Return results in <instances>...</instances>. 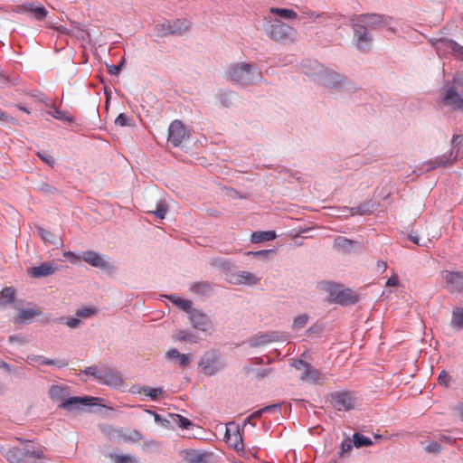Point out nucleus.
Returning <instances> with one entry per match:
<instances>
[{
	"mask_svg": "<svg viewBox=\"0 0 463 463\" xmlns=\"http://www.w3.org/2000/svg\"><path fill=\"white\" fill-rule=\"evenodd\" d=\"M354 30V39L357 49L368 52L372 46V37L368 28H375L384 23L383 17L376 14L354 15L350 19Z\"/></svg>",
	"mask_w": 463,
	"mask_h": 463,
	"instance_id": "1",
	"label": "nucleus"
},
{
	"mask_svg": "<svg viewBox=\"0 0 463 463\" xmlns=\"http://www.w3.org/2000/svg\"><path fill=\"white\" fill-rule=\"evenodd\" d=\"M67 389L60 385H52L49 390L50 398L53 402H61L60 407L67 411L79 410L81 406L95 405L99 400L95 397H69L67 398Z\"/></svg>",
	"mask_w": 463,
	"mask_h": 463,
	"instance_id": "2",
	"label": "nucleus"
},
{
	"mask_svg": "<svg viewBox=\"0 0 463 463\" xmlns=\"http://www.w3.org/2000/svg\"><path fill=\"white\" fill-rule=\"evenodd\" d=\"M225 75L227 80L241 85H251L261 78V73L256 67L245 62L230 65Z\"/></svg>",
	"mask_w": 463,
	"mask_h": 463,
	"instance_id": "3",
	"label": "nucleus"
},
{
	"mask_svg": "<svg viewBox=\"0 0 463 463\" xmlns=\"http://www.w3.org/2000/svg\"><path fill=\"white\" fill-rule=\"evenodd\" d=\"M298 36V31L280 20H275L270 25L269 37L279 43H294Z\"/></svg>",
	"mask_w": 463,
	"mask_h": 463,
	"instance_id": "4",
	"label": "nucleus"
},
{
	"mask_svg": "<svg viewBox=\"0 0 463 463\" xmlns=\"http://www.w3.org/2000/svg\"><path fill=\"white\" fill-rule=\"evenodd\" d=\"M192 23L188 19H175L173 21H165L157 24L156 30L160 37L167 35L181 36L191 28Z\"/></svg>",
	"mask_w": 463,
	"mask_h": 463,
	"instance_id": "5",
	"label": "nucleus"
},
{
	"mask_svg": "<svg viewBox=\"0 0 463 463\" xmlns=\"http://www.w3.org/2000/svg\"><path fill=\"white\" fill-rule=\"evenodd\" d=\"M440 103L453 110L463 111V93L455 88L453 81L444 88L440 96Z\"/></svg>",
	"mask_w": 463,
	"mask_h": 463,
	"instance_id": "6",
	"label": "nucleus"
},
{
	"mask_svg": "<svg viewBox=\"0 0 463 463\" xmlns=\"http://www.w3.org/2000/svg\"><path fill=\"white\" fill-rule=\"evenodd\" d=\"M292 366L301 372V380L309 383H323L325 375L304 360H295Z\"/></svg>",
	"mask_w": 463,
	"mask_h": 463,
	"instance_id": "7",
	"label": "nucleus"
},
{
	"mask_svg": "<svg viewBox=\"0 0 463 463\" xmlns=\"http://www.w3.org/2000/svg\"><path fill=\"white\" fill-rule=\"evenodd\" d=\"M330 402L336 411H348L354 409L356 397L352 392H337L331 395Z\"/></svg>",
	"mask_w": 463,
	"mask_h": 463,
	"instance_id": "8",
	"label": "nucleus"
},
{
	"mask_svg": "<svg viewBox=\"0 0 463 463\" xmlns=\"http://www.w3.org/2000/svg\"><path fill=\"white\" fill-rule=\"evenodd\" d=\"M441 277L449 292L463 293V272L444 270Z\"/></svg>",
	"mask_w": 463,
	"mask_h": 463,
	"instance_id": "9",
	"label": "nucleus"
},
{
	"mask_svg": "<svg viewBox=\"0 0 463 463\" xmlns=\"http://www.w3.org/2000/svg\"><path fill=\"white\" fill-rule=\"evenodd\" d=\"M224 437L225 441L235 450L241 451L244 449L242 434L239 425H236L233 422L228 423Z\"/></svg>",
	"mask_w": 463,
	"mask_h": 463,
	"instance_id": "10",
	"label": "nucleus"
},
{
	"mask_svg": "<svg viewBox=\"0 0 463 463\" xmlns=\"http://www.w3.org/2000/svg\"><path fill=\"white\" fill-rule=\"evenodd\" d=\"M188 137L184 125L180 120H174L169 126L168 141L174 146H179Z\"/></svg>",
	"mask_w": 463,
	"mask_h": 463,
	"instance_id": "11",
	"label": "nucleus"
},
{
	"mask_svg": "<svg viewBox=\"0 0 463 463\" xmlns=\"http://www.w3.org/2000/svg\"><path fill=\"white\" fill-rule=\"evenodd\" d=\"M199 366L202 367L206 375H213L222 367L213 352L205 353L199 363Z\"/></svg>",
	"mask_w": 463,
	"mask_h": 463,
	"instance_id": "12",
	"label": "nucleus"
},
{
	"mask_svg": "<svg viewBox=\"0 0 463 463\" xmlns=\"http://www.w3.org/2000/svg\"><path fill=\"white\" fill-rule=\"evenodd\" d=\"M99 382L109 386L118 387L122 384V377L118 371L102 368L99 373Z\"/></svg>",
	"mask_w": 463,
	"mask_h": 463,
	"instance_id": "13",
	"label": "nucleus"
},
{
	"mask_svg": "<svg viewBox=\"0 0 463 463\" xmlns=\"http://www.w3.org/2000/svg\"><path fill=\"white\" fill-rule=\"evenodd\" d=\"M190 320L194 328L202 331L213 330V323L210 318L198 310H192L190 315Z\"/></svg>",
	"mask_w": 463,
	"mask_h": 463,
	"instance_id": "14",
	"label": "nucleus"
},
{
	"mask_svg": "<svg viewBox=\"0 0 463 463\" xmlns=\"http://www.w3.org/2000/svg\"><path fill=\"white\" fill-rule=\"evenodd\" d=\"M81 260L95 268L102 269H108L111 268L110 264L106 261L100 254L92 250L82 252Z\"/></svg>",
	"mask_w": 463,
	"mask_h": 463,
	"instance_id": "15",
	"label": "nucleus"
},
{
	"mask_svg": "<svg viewBox=\"0 0 463 463\" xmlns=\"http://www.w3.org/2000/svg\"><path fill=\"white\" fill-rule=\"evenodd\" d=\"M332 300L341 305L354 304L356 296L351 289H335L330 293Z\"/></svg>",
	"mask_w": 463,
	"mask_h": 463,
	"instance_id": "16",
	"label": "nucleus"
},
{
	"mask_svg": "<svg viewBox=\"0 0 463 463\" xmlns=\"http://www.w3.org/2000/svg\"><path fill=\"white\" fill-rule=\"evenodd\" d=\"M17 13H31L35 20L42 21L48 15V11L43 6H35L29 3L16 7Z\"/></svg>",
	"mask_w": 463,
	"mask_h": 463,
	"instance_id": "17",
	"label": "nucleus"
},
{
	"mask_svg": "<svg viewBox=\"0 0 463 463\" xmlns=\"http://www.w3.org/2000/svg\"><path fill=\"white\" fill-rule=\"evenodd\" d=\"M231 281L235 285L253 286L258 284L260 281V279L249 271H240L232 276Z\"/></svg>",
	"mask_w": 463,
	"mask_h": 463,
	"instance_id": "18",
	"label": "nucleus"
},
{
	"mask_svg": "<svg viewBox=\"0 0 463 463\" xmlns=\"http://www.w3.org/2000/svg\"><path fill=\"white\" fill-rule=\"evenodd\" d=\"M4 456L10 463H30L24 458V448H9L4 452Z\"/></svg>",
	"mask_w": 463,
	"mask_h": 463,
	"instance_id": "19",
	"label": "nucleus"
},
{
	"mask_svg": "<svg viewBox=\"0 0 463 463\" xmlns=\"http://www.w3.org/2000/svg\"><path fill=\"white\" fill-rule=\"evenodd\" d=\"M55 271V268L50 262H44L37 267H33L30 269V275L34 278L44 277L52 274Z\"/></svg>",
	"mask_w": 463,
	"mask_h": 463,
	"instance_id": "20",
	"label": "nucleus"
},
{
	"mask_svg": "<svg viewBox=\"0 0 463 463\" xmlns=\"http://www.w3.org/2000/svg\"><path fill=\"white\" fill-rule=\"evenodd\" d=\"M166 357L171 360H177L181 367H185L191 363L189 354H180L179 351L175 348L167 351Z\"/></svg>",
	"mask_w": 463,
	"mask_h": 463,
	"instance_id": "21",
	"label": "nucleus"
},
{
	"mask_svg": "<svg viewBox=\"0 0 463 463\" xmlns=\"http://www.w3.org/2000/svg\"><path fill=\"white\" fill-rule=\"evenodd\" d=\"M24 458L30 463H34L35 459L43 458V450L33 447L31 444L26 443L24 447Z\"/></svg>",
	"mask_w": 463,
	"mask_h": 463,
	"instance_id": "22",
	"label": "nucleus"
},
{
	"mask_svg": "<svg viewBox=\"0 0 463 463\" xmlns=\"http://www.w3.org/2000/svg\"><path fill=\"white\" fill-rule=\"evenodd\" d=\"M277 237L276 232L273 231L268 232H256L250 236V241L252 243H260L262 241H272Z\"/></svg>",
	"mask_w": 463,
	"mask_h": 463,
	"instance_id": "23",
	"label": "nucleus"
},
{
	"mask_svg": "<svg viewBox=\"0 0 463 463\" xmlns=\"http://www.w3.org/2000/svg\"><path fill=\"white\" fill-rule=\"evenodd\" d=\"M191 291L194 294L208 296L213 291V287L208 282H197L192 285Z\"/></svg>",
	"mask_w": 463,
	"mask_h": 463,
	"instance_id": "24",
	"label": "nucleus"
},
{
	"mask_svg": "<svg viewBox=\"0 0 463 463\" xmlns=\"http://www.w3.org/2000/svg\"><path fill=\"white\" fill-rule=\"evenodd\" d=\"M451 326L457 330H463V308L456 307L452 311Z\"/></svg>",
	"mask_w": 463,
	"mask_h": 463,
	"instance_id": "25",
	"label": "nucleus"
},
{
	"mask_svg": "<svg viewBox=\"0 0 463 463\" xmlns=\"http://www.w3.org/2000/svg\"><path fill=\"white\" fill-rule=\"evenodd\" d=\"M49 114L58 120L69 123H71L73 121V118L70 115L69 112L61 110L60 108L57 107H52V110L49 111Z\"/></svg>",
	"mask_w": 463,
	"mask_h": 463,
	"instance_id": "26",
	"label": "nucleus"
},
{
	"mask_svg": "<svg viewBox=\"0 0 463 463\" xmlns=\"http://www.w3.org/2000/svg\"><path fill=\"white\" fill-rule=\"evenodd\" d=\"M269 12L286 19H296L298 17L295 11L287 8L271 7Z\"/></svg>",
	"mask_w": 463,
	"mask_h": 463,
	"instance_id": "27",
	"label": "nucleus"
},
{
	"mask_svg": "<svg viewBox=\"0 0 463 463\" xmlns=\"http://www.w3.org/2000/svg\"><path fill=\"white\" fill-rule=\"evenodd\" d=\"M334 247L338 250L348 251L352 249V241L345 237L338 236L334 241Z\"/></svg>",
	"mask_w": 463,
	"mask_h": 463,
	"instance_id": "28",
	"label": "nucleus"
},
{
	"mask_svg": "<svg viewBox=\"0 0 463 463\" xmlns=\"http://www.w3.org/2000/svg\"><path fill=\"white\" fill-rule=\"evenodd\" d=\"M321 80L325 86L334 87L339 81V75L333 71H326Z\"/></svg>",
	"mask_w": 463,
	"mask_h": 463,
	"instance_id": "29",
	"label": "nucleus"
},
{
	"mask_svg": "<svg viewBox=\"0 0 463 463\" xmlns=\"http://www.w3.org/2000/svg\"><path fill=\"white\" fill-rule=\"evenodd\" d=\"M169 299L172 300L173 303H175L178 307L183 309L184 311L189 313L191 315V311L194 310L192 308V302L187 299H183L180 298H177L175 296H171Z\"/></svg>",
	"mask_w": 463,
	"mask_h": 463,
	"instance_id": "30",
	"label": "nucleus"
},
{
	"mask_svg": "<svg viewBox=\"0 0 463 463\" xmlns=\"http://www.w3.org/2000/svg\"><path fill=\"white\" fill-rule=\"evenodd\" d=\"M162 392H163L162 388H152L149 386L142 387L140 389V391L138 392V393H142V394L151 398L152 400H156L158 398V396H160L162 394Z\"/></svg>",
	"mask_w": 463,
	"mask_h": 463,
	"instance_id": "31",
	"label": "nucleus"
},
{
	"mask_svg": "<svg viewBox=\"0 0 463 463\" xmlns=\"http://www.w3.org/2000/svg\"><path fill=\"white\" fill-rule=\"evenodd\" d=\"M170 418L172 419V421L177 424L182 429H189L193 423L190 420L187 418L179 415V414H170Z\"/></svg>",
	"mask_w": 463,
	"mask_h": 463,
	"instance_id": "32",
	"label": "nucleus"
},
{
	"mask_svg": "<svg viewBox=\"0 0 463 463\" xmlns=\"http://www.w3.org/2000/svg\"><path fill=\"white\" fill-rule=\"evenodd\" d=\"M353 439H354V445L356 448L368 447L373 444L372 440L369 438H367L358 432H355L353 435Z\"/></svg>",
	"mask_w": 463,
	"mask_h": 463,
	"instance_id": "33",
	"label": "nucleus"
},
{
	"mask_svg": "<svg viewBox=\"0 0 463 463\" xmlns=\"http://www.w3.org/2000/svg\"><path fill=\"white\" fill-rule=\"evenodd\" d=\"M436 45V49L437 50H439L441 46H446V47H449L450 48L452 51L454 52H457L458 50H462L463 51V48L460 47L456 42L452 41V40H438L435 43Z\"/></svg>",
	"mask_w": 463,
	"mask_h": 463,
	"instance_id": "34",
	"label": "nucleus"
},
{
	"mask_svg": "<svg viewBox=\"0 0 463 463\" xmlns=\"http://www.w3.org/2000/svg\"><path fill=\"white\" fill-rule=\"evenodd\" d=\"M119 437L122 439V440L124 441H132V442H137V441H139L141 439V434L137 431V430H133V431H129V432H122Z\"/></svg>",
	"mask_w": 463,
	"mask_h": 463,
	"instance_id": "35",
	"label": "nucleus"
},
{
	"mask_svg": "<svg viewBox=\"0 0 463 463\" xmlns=\"http://www.w3.org/2000/svg\"><path fill=\"white\" fill-rule=\"evenodd\" d=\"M0 297L5 299V303L11 304L14 300V291L11 288H5L1 290Z\"/></svg>",
	"mask_w": 463,
	"mask_h": 463,
	"instance_id": "36",
	"label": "nucleus"
},
{
	"mask_svg": "<svg viewBox=\"0 0 463 463\" xmlns=\"http://www.w3.org/2000/svg\"><path fill=\"white\" fill-rule=\"evenodd\" d=\"M279 407V404H272V405L265 406L264 408L251 413L250 417L252 420H256V419L260 418L263 412H271L274 410H278Z\"/></svg>",
	"mask_w": 463,
	"mask_h": 463,
	"instance_id": "37",
	"label": "nucleus"
},
{
	"mask_svg": "<svg viewBox=\"0 0 463 463\" xmlns=\"http://www.w3.org/2000/svg\"><path fill=\"white\" fill-rule=\"evenodd\" d=\"M28 360H30L32 363H37L43 365H52L55 364L54 360L47 359L41 355H32L28 356Z\"/></svg>",
	"mask_w": 463,
	"mask_h": 463,
	"instance_id": "38",
	"label": "nucleus"
},
{
	"mask_svg": "<svg viewBox=\"0 0 463 463\" xmlns=\"http://www.w3.org/2000/svg\"><path fill=\"white\" fill-rule=\"evenodd\" d=\"M167 212V205L165 202H161L156 204V209L155 211H151L156 217L159 219H164L165 217Z\"/></svg>",
	"mask_w": 463,
	"mask_h": 463,
	"instance_id": "39",
	"label": "nucleus"
},
{
	"mask_svg": "<svg viewBox=\"0 0 463 463\" xmlns=\"http://www.w3.org/2000/svg\"><path fill=\"white\" fill-rule=\"evenodd\" d=\"M308 321V317L305 314L298 316L293 322L294 329H301L303 328Z\"/></svg>",
	"mask_w": 463,
	"mask_h": 463,
	"instance_id": "40",
	"label": "nucleus"
},
{
	"mask_svg": "<svg viewBox=\"0 0 463 463\" xmlns=\"http://www.w3.org/2000/svg\"><path fill=\"white\" fill-rule=\"evenodd\" d=\"M354 445V439H345L343 440L341 444V451L340 456H344L347 454L353 448Z\"/></svg>",
	"mask_w": 463,
	"mask_h": 463,
	"instance_id": "41",
	"label": "nucleus"
},
{
	"mask_svg": "<svg viewBox=\"0 0 463 463\" xmlns=\"http://www.w3.org/2000/svg\"><path fill=\"white\" fill-rule=\"evenodd\" d=\"M38 232H39V234H40L41 238L44 241H48L50 243H54V241H53L54 240V235L51 232L46 231L43 228H39Z\"/></svg>",
	"mask_w": 463,
	"mask_h": 463,
	"instance_id": "42",
	"label": "nucleus"
},
{
	"mask_svg": "<svg viewBox=\"0 0 463 463\" xmlns=\"http://www.w3.org/2000/svg\"><path fill=\"white\" fill-rule=\"evenodd\" d=\"M36 315H39V313L36 310H33V309L22 310L19 313V319L29 320V319H32L33 317H34Z\"/></svg>",
	"mask_w": 463,
	"mask_h": 463,
	"instance_id": "43",
	"label": "nucleus"
},
{
	"mask_svg": "<svg viewBox=\"0 0 463 463\" xmlns=\"http://www.w3.org/2000/svg\"><path fill=\"white\" fill-rule=\"evenodd\" d=\"M440 445L437 441H430L424 447V450L429 453H438L440 451Z\"/></svg>",
	"mask_w": 463,
	"mask_h": 463,
	"instance_id": "44",
	"label": "nucleus"
},
{
	"mask_svg": "<svg viewBox=\"0 0 463 463\" xmlns=\"http://www.w3.org/2000/svg\"><path fill=\"white\" fill-rule=\"evenodd\" d=\"M176 339L184 342H196V338L188 333L179 331L176 335Z\"/></svg>",
	"mask_w": 463,
	"mask_h": 463,
	"instance_id": "45",
	"label": "nucleus"
},
{
	"mask_svg": "<svg viewBox=\"0 0 463 463\" xmlns=\"http://www.w3.org/2000/svg\"><path fill=\"white\" fill-rule=\"evenodd\" d=\"M130 118L124 113L119 114L116 119L115 124L120 127H125L130 125Z\"/></svg>",
	"mask_w": 463,
	"mask_h": 463,
	"instance_id": "46",
	"label": "nucleus"
},
{
	"mask_svg": "<svg viewBox=\"0 0 463 463\" xmlns=\"http://www.w3.org/2000/svg\"><path fill=\"white\" fill-rule=\"evenodd\" d=\"M450 382V375L446 371H442L439 375V383L447 387L449 385Z\"/></svg>",
	"mask_w": 463,
	"mask_h": 463,
	"instance_id": "47",
	"label": "nucleus"
},
{
	"mask_svg": "<svg viewBox=\"0 0 463 463\" xmlns=\"http://www.w3.org/2000/svg\"><path fill=\"white\" fill-rule=\"evenodd\" d=\"M63 256L67 258L72 264H77L81 260V256H78L71 251H65Z\"/></svg>",
	"mask_w": 463,
	"mask_h": 463,
	"instance_id": "48",
	"label": "nucleus"
},
{
	"mask_svg": "<svg viewBox=\"0 0 463 463\" xmlns=\"http://www.w3.org/2000/svg\"><path fill=\"white\" fill-rule=\"evenodd\" d=\"M186 463H203V458L198 454H189L186 458Z\"/></svg>",
	"mask_w": 463,
	"mask_h": 463,
	"instance_id": "49",
	"label": "nucleus"
},
{
	"mask_svg": "<svg viewBox=\"0 0 463 463\" xmlns=\"http://www.w3.org/2000/svg\"><path fill=\"white\" fill-rule=\"evenodd\" d=\"M115 463H134V460L128 455H118L115 457Z\"/></svg>",
	"mask_w": 463,
	"mask_h": 463,
	"instance_id": "50",
	"label": "nucleus"
},
{
	"mask_svg": "<svg viewBox=\"0 0 463 463\" xmlns=\"http://www.w3.org/2000/svg\"><path fill=\"white\" fill-rule=\"evenodd\" d=\"M38 156L46 164L52 166L54 165V158L46 153H38Z\"/></svg>",
	"mask_w": 463,
	"mask_h": 463,
	"instance_id": "51",
	"label": "nucleus"
},
{
	"mask_svg": "<svg viewBox=\"0 0 463 463\" xmlns=\"http://www.w3.org/2000/svg\"><path fill=\"white\" fill-rule=\"evenodd\" d=\"M95 312L92 308H82L77 311V315L82 317H88L93 315Z\"/></svg>",
	"mask_w": 463,
	"mask_h": 463,
	"instance_id": "52",
	"label": "nucleus"
},
{
	"mask_svg": "<svg viewBox=\"0 0 463 463\" xmlns=\"http://www.w3.org/2000/svg\"><path fill=\"white\" fill-rule=\"evenodd\" d=\"M0 121H8V122H11V123H16V120L13 118V117H10L8 116V114L5 111H3L1 109H0Z\"/></svg>",
	"mask_w": 463,
	"mask_h": 463,
	"instance_id": "53",
	"label": "nucleus"
},
{
	"mask_svg": "<svg viewBox=\"0 0 463 463\" xmlns=\"http://www.w3.org/2000/svg\"><path fill=\"white\" fill-rule=\"evenodd\" d=\"M99 371H100V369H97L96 367H88V368H86L84 373L86 374L91 375V376H93V377H95L96 379L99 380Z\"/></svg>",
	"mask_w": 463,
	"mask_h": 463,
	"instance_id": "54",
	"label": "nucleus"
},
{
	"mask_svg": "<svg viewBox=\"0 0 463 463\" xmlns=\"http://www.w3.org/2000/svg\"><path fill=\"white\" fill-rule=\"evenodd\" d=\"M398 283H399L398 276L396 274H393L386 281V287H395L398 285Z\"/></svg>",
	"mask_w": 463,
	"mask_h": 463,
	"instance_id": "55",
	"label": "nucleus"
},
{
	"mask_svg": "<svg viewBox=\"0 0 463 463\" xmlns=\"http://www.w3.org/2000/svg\"><path fill=\"white\" fill-rule=\"evenodd\" d=\"M80 323V320L78 319V318H71L67 321L66 325L69 326V327H71V328H75L77 327Z\"/></svg>",
	"mask_w": 463,
	"mask_h": 463,
	"instance_id": "56",
	"label": "nucleus"
},
{
	"mask_svg": "<svg viewBox=\"0 0 463 463\" xmlns=\"http://www.w3.org/2000/svg\"><path fill=\"white\" fill-rule=\"evenodd\" d=\"M377 270L380 272H384L387 269V262L383 260H379L376 263Z\"/></svg>",
	"mask_w": 463,
	"mask_h": 463,
	"instance_id": "57",
	"label": "nucleus"
},
{
	"mask_svg": "<svg viewBox=\"0 0 463 463\" xmlns=\"http://www.w3.org/2000/svg\"><path fill=\"white\" fill-rule=\"evenodd\" d=\"M272 339L269 338L268 335H262L260 337H259V341L257 343V345H264L266 343H269L270 342Z\"/></svg>",
	"mask_w": 463,
	"mask_h": 463,
	"instance_id": "58",
	"label": "nucleus"
},
{
	"mask_svg": "<svg viewBox=\"0 0 463 463\" xmlns=\"http://www.w3.org/2000/svg\"><path fill=\"white\" fill-rule=\"evenodd\" d=\"M443 165H446V162L442 159H436L435 162L433 163V167H439Z\"/></svg>",
	"mask_w": 463,
	"mask_h": 463,
	"instance_id": "59",
	"label": "nucleus"
},
{
	"mask_svg": "<svg viewBox=\"0 0 463 463\" xmlns=\"http://www.w3.org/2000/svg\"><path fill=\"white\" fill-rule=\"evenodd\" d=\"M15 107L19 109V110H22L27 114H31V110L29 109H27L26 107H24V105L22 104H16Z\"/></svg>",
	"mask_w": 463,
	"mask_h": 463,
	"instance_id": "60",
	"label": "nucleus"
},
{
	"mask_svg": "<svg viewBox=\"0 0 463 463\" xmlns=\"http://www.w3.org/2000/svg\"><path fill=\"white\" fill-rule=\"evenodd\" d=\"M120 68H121V65H119V66H115V65H113V66H111V68H110L109 71H110V73H112V74H118V71H120Z\"/></svg>",
	"mask_w": 463,
	"mask_h": 463,
	"instance_id": "61",
	"label": "nucleus"
},
{
	"mask_svg": "<svg viewBox=\"0 0 463 463\" xmlns=\"http://www.w3.org/2000/svg\"><path fill=\"white\" fill-rule=\"evenodd\" d=\"M269 250H260V251H255V252H248V254H251V255H256V256H262V255H265L267 253H269Z\"/></svg>",
	"mask_w": 463,
	"mask_h": 463,
	"instance_id": "62",
	"label": "nucleus"
},
{
	"mask_svg": "<svg viewBox=\"0 0 463 463\" xmlns=\"http://www.w3.org/2000/svg\"><path fill=\"white\" fill-rule=\"evenodd\" d=\"M459 417L463 420V404L458 407Z\"/></svg>",
	"mask_w": 463,
	"mask_h": 463,
	"instance_id": "63",
	"label": "nucleus"
},
{
	"mask_svg": "<svg viewBox=\"0 0 463 463\" xmlns=\"http://www.w3.org/2000/svg\"><path fill=\"white\" fill-rule=\"evenodd\" d=\"M308 16H309L310 18L316 19V18L319 17V14H315V13H313V12H309V13H308Z\"/></svg>",
	"mask_w": 463,
	"mask_h": 463,
	"instance_id": "64",
	"label": "nucleus"
}]
</instances>
